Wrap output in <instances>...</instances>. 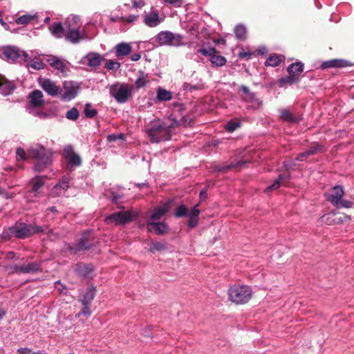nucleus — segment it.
Masks as SVG:
<instances>
[{"instance_id": "56", "label": "nucleus", "mask_w": 354, "mask_h": 354, "mask_svg": "<svg viewBox=\"0 0 354 354\" xmlns=\"http://www.w3.org/2000/svg\"><path fill=\"white\" fill-rule=\"evenodd\" d=\"M55 288L61 293H66L65 290H66V288L65 286L62 284L60 282H59V281L56 282Z\"/></svg>"}, {"instance_id": "37", "label": "nucleus", "mask_w": 354, "mask_h": 354, "mask_svg": "<svg viewBox=\"0 0 354 354\" xmlns=\"http://www.w3.org/2000/svg\"><path fill=\"white\" fill-rule=\"evenodd\" d=\"M245 164L243 161H238L236 163H230L224 167H216L215 170L217 171H226L230 169H236L237 168L241 167L243 165Z\"/></svg>"}, {"instance_id": "16", "label": "nucleus", "mask_w": 354, "mask_h": 354, "mask_svg": "<svg viewBox=\"0 0 354 354\" xmlns=\"http://www.w3.org/2000/svg\"><path fill=\"white\" fill-rule=\"evenodd\" d=\"M344 194V188L340 185H335L331 192L327 194V200L335 207H339L341 199Z\"/></svg>"}, {"instance_id": "31", "label": "nucleus", "mask_w": 354, "mask_h": 354, "mask_svg": "<svg viewBox=\"0 0 354 354\" xmlns=\"http://www.w3.org/2000/svg\"><path fill=\"white\" fill-rule=\"evenodd\" d=\"M36 53L33 51L31 52V54L29 55L31 59L27 62V63H30L28 65L36 70H39L44 68L45 66V64L41 60H35L36 58Z\"/></svg>"}, {"instance_id": "20", "label": "nucleus", "mask_w": 354, "mask_h": 354, "mask_svg": "<svg viewBox=\"0 0 354 354\" xmlns=\"http://www.w3.org/2000/svg\"><path fill=\"white\" fill-rule=\"evenodd\" d=\"M147 229L156 234H163L168 230V226L165 222H147Z\"/></svg>"}, {"instance_id": "2", "label": "nucleus", "mask_w": 354, "mask_h": 354, "mask_svg": "<svg viewBox=\"0 0 354 354\" xmlns=\"http://www.w3.org/2000/svg\"><path fill=\"white\" fill-rule=\"evenodd\" d=\"M30 155L36 160L35 170L42 171L52 163L53 153L51 150L45 149L40 145H36L30 147Z\"/></svg>"}, {"instance_id": "58", "label": "nucleus", "mask_w": 354, "mask_h": 354, "mask_svg": "<svg viewBox=\"0 0 354 354\" xmlns=\"http://www.w3.org/2000/svg\"><path fill=\"white\" fill-rule=\"evenodd\" d=\"M17 353L19 354H30L32 353V350L29 348H19L17 349Z\"/></svg>"}, {"instance_id": "1", "label": "nucleus", "mask_w": 354, "mask_h": 354, "mask_svg": "<svg viewBox=\"0 0 354 354\" xmlns=\"http://www.w3.org/2000/svg\"><path fill=\"white\" fill-rule=\"evenodd\" d=\"M178 126L176 120H172L170 124L160 120H153L147 133L152 142H160L169 140L171 138V129Z\"/></svg>"}, {"instance_id": "46", "label": "nucleus", "mask_w": 354, "mask_h": 354, "mask_svg": "<svg viewBox=\"0 0 354 354\" xmlns=\"http://www.w3.org/2000/svg\"><path fill=\"white\" fill-rule=\"evenodd\" d=\"M67 119L75 121L79 118V111L76 108H73L66 113Z\"/></svg>"}, {"instance_id": "5", "label": "nucleus", "mask_w": 354, "mask_h": 354, "mask_svg": "<svg viewBox=\"0 0 354 354\" xmlns=\"http://www.w3.org/2000/svg\"><path fill=\"white\" fill-rule=\"evenodd\" d=\"M44 103L42 92L39 90H35L29 94V104L27 105L26 109L32 115H38L41 118L45 117L46 113L35 110V109L42 106Z\"/></svg>"}, {"instance_id": "9", "label": "nucleus", "mask_w": 354, "mask_h": 354, "mask_svg": "<svg viewBox=\"0 0 354 354\" xmlns=\"http://www.w3.org/2000/svg\"><path fill=\"white\" fill-rule=\"evenodd\" d=\"M40 230V227L33 228L25 223L16 225L10 229V233L17 238L24 239Z\"/></svg>"}, {"instance_id": "26", "label": "nucleus", "mask_w": 354, "mask_h": 354, "mask_svg": "<svg viewBox=\"0 0 354 354\" xmlns=\"http://www.w3.org/2000/svg\"><path fill=\"white\" fill-rule=\"evenodd\" d=\"M47 62L55 69L62 73L65 72L66 64L63 60L59 59L57 57L51 56L47 59Z\"/></svg>"}, {"instance_id": "25", "label": "nucleus", "mask_w": 354, "mask_h": 354, "mask_svg": "<svg viewBox=\"0 0 354 354\" xmlns=\"http://www.w3.org/2000/svg\"><path fill=\"white\" fill-rule=\"evenodd\" d=\"M14 89V84L0 75V93L3 95H10Z\"/></svg>"}, {"instance_id": "44", "label": "nucleus", "mask_w": 354, "mask_h": 354, "mask_svg": "<svg viewBox=\"0 0 354 354\" xmlns=\"http://www.w3.org/2000/svg\"><path fill=\"white\" fill-rule=\"evenodd\" d=\"M95 296V290L93 288L88 289L82 300L83 304H88L89 302H91Z\"/></svg>"}, {"instance_id": "63", "label": "nucleus", "mask_w": 354, "mask_h": 354, "mask_svg": "<svg viewBox=\"0 0 354 354\" xmlns=\"http://www.w3.org/2000/svg\"><path fill=\"white\" fill-rule=\"evenodd\" d=\"M0 194L3 195L5 198H11L12 196L10 195L8 193L4 192L2 189L0 188Z\"/></svg>"}, {"instance_id": "42", "label": "nucleus", "mask_w": 354, "mask_h": 354, "mask_svg": "<svg viewBox=\"0 0 354 354\" xmlns=\"http://www.w3.org/2000/svg\"><path fill=\"white\" fill-rule=\"evenodd\" d=\"M299 78L297 75L289 74L288 77H283L280 80V84L283 86L286 84H292L293 83L297 82Z\"/></svg>"}, {"instance_id": "15", "label": "nucleus", "mask_w": 354, "mask_h": 354, "mask_svg": "<svg viewBox=\"0 0 354 354\" xmlns=\"http://www.w3.org/2000/svg\"><path fill=\"white\" fill-rule=\"evenodd\" d=\"M66 32L64 35L66 41L72 44H77L80 41L86 39L85 32L81 28L66 30Z\"/></svg>"}, {"instance_id": "18", "label": "nucleus", "mask_w": 354, "mask_h": 354, "mask_svg": "<svg viewBox=\"0 0 354 354\" xmlns=\"http://www.w3.org/2000/svg\"><path fill=\"white\" fill-rule=\"evenodd\" d=\"M169 203H165V204L162 205V206L155 208L154 210L150 214L147 222H160V220L169 211Z\"/></svg>"}, {"instance_id": "49", "label": "nucleus", "mask_w": 354, "mask_h": 354, "mask_svg": "<svg viewBox=\"0 0 354 354\" xmlns=\"http://www.w3.org/2000/svg\"><path fill=\"white\" fill-rule=\"evenodd\" d=\"M248 103H250V108L253 109H258L262 105V101L256 97V95L253 97L252 100H250Z\"/></svg>"}, {"instance_id": "40", "label": "nucleus", "mask_w": 354, "mask_h": 354, "mask_svg": "<svg viewBox=\"0 0 354 354\" xmlns=\"http://www.w3.org/2000/svg\"><path fill=\"white\" fill-rule=\"evenodd\" d=\"M44 179L43 177H37L32 180V187L31 189V193L37 195L39 189L44 185Z\"/></svg>"}, {"instance_id": "64", "label": "nucleus", "mask_w": 354, "mask_h": 354, "mask_svg": "<svg viewBox=\"0 0 354 354\" xmlns=\"http://www.w3.org/2000/svg\"><path fill=\"white\" fill-rule=\"evenodd\" d=\"M206 196H207V190L204 189L201 190L200 192V198L201 199H203Z\"/></svg>"}, {"instance_id": "51", "label": "nucleus", "mask_w": 354, "mask_h": 354, "mask_svg": "<svg viewBox=\"0 0 354 354\" xmlns=\"http://www.w3.org/2000/svg\"><path fill=\"white\" fill-rule=\"evenodd\" d=\"M84 113L86 116L93 118L96 115L97 111L95 109H92L89 104H86L84 109Z\"/></svg>"}, {"instance_id": "54", "label": "nucleus", "mask_w": 354, "mask_h": 354, "mask_svg": "<svg viewBox=\"0 0 354 354\" xmlns=\"http://www.w3.org/2000/svg\"><path fill=\"white\" fill-rule=\"evenodd\" d=\"M17 160L21 159L24 160L26 157V153L23 149L19 148L17 149Z\"/></svg>"}, {"instance_id": "24", "label": "nucleus", "mask_w": 354, "mask_h": 354, "mask_svg": "<svg viewBox=\"0 0 354 354\" xmlns=\"http://www.w3.org/2000/svg\"><path fill=\"white\" fill-rule=\"evenodd\" d=\"M348 66V62L344 59H334L326 61L321 65L322 69L329 68H342Z\"/></svg>"}, {"instance_id": "33", "label": "nucleus", "mask_w": 354, "mask_h": 354, "mask_svg": "<svg viewBox=\"0 0 354 354\" xmlns=\"http://www.w3.org/2000/svg\"><path fill=\"white\" fill-rule=\"evenodd\" d=\"M37 19V15H24L17 17L15 20L16 24L26 25Z\"/></svg>"}, {"instance_id": "12", "label": "nucleus", "mask_w": 354, "mask_h": 354, "mask_svg": "<svg viewBox=\"0 0 354 354\" xmlns=\"http://www.w3.org/2000/svg\"><path fill=\"white\" fill-rule=\"evenodd\" d=\"M63 156L66 160L67 164L71 167H79L82 164L80 156L76 153L72 146H66L64 149Z\"/></svg>"}, {"instance_id": "29", "label": "nucleus", "mask_w": 354, "mask_h": 354, "mask_svg": "<svg viewBox=\"0 0 354 354\" xmlns=\"http://www.w3.org/2000/svg\"><path fill=\"white\" fill-rule=\"evenodd\" d=\"M49 30L51 34L57 38H62L65 35L64 34V28L61 23L53 24L50 26Z\"/></svg>"}, {"instance_id": "35", "label": "nucleus", "mask_w": 354, "mask_h": 354, "mask_svg": "<svg viewBox=\"0 0 354 354\" xmlns=\"http://www.w3.org/2000/svg\"><path fill=\"white\" fill-rule=\"evenodd\" d=\"M320 149L319 146L315 145L311 147L309 149L306 150V151L301 153L299 154L297 157V160L299 161H303L308 156L315 154L317 151Z\"/></svg>"}, {"instance_id": "57", "label": "nucleus", "mask_w": 354, "mask_h": 354, "mask_svg": "<svg viewBox=\"0 0 354 354\" xmlns=\"http://www.w3.org/2000/svg\"><path fill=\"white\" fill-rule=\"evenodd\" d=\"M164 2L180 7L182 4V0H163Z\"/></svg>"}, {"instance_id": "17", "label": "nucleus", "mask_w": 354, "mask_h": 354, "mask_svg": "<svg viewBox=\"0 0 354 354\" xmlns=\"http://www.w3.org/2000/svg\"><path fill=\"white\" fill-rule=\"evenodd\" d=\"M163 18L160 17L158 12L156 11H151L145 13L144 15L145 24L151 28L156 27L163 21Z\"/></svg>"}, {"instance_id": "23", "label": "nucleus", "mask_w": 354, "mask_h": 354, "mask_svg": "<svg viewBox=\"0 0 354 354\" xmlns=\"http://www.w3.org/2000/svg\"><path fill=\"white\" fill-rule=\"evenodd\" d=\"M132 47L130 44L122 42L115 46V53L118 57H123L131 53Z\"/></svg>"}, {"instance_id": "34", "label": "nucleus", "mask_w": 354, "mask_h": 354, "mask_svg": "<svg viewBox=\"0 0 354 354\" xmlns=\"http://www.w3.org/2000/svg\"><path fill=\"white\" fill-rule=\"evenodd\" d=\"M280 118L283 121L289 122H296L297 120L292 115L288 109H281L279 110Z\"/></svg>"}, {"instance_id": "22", "label": "nucleus", "mask_w": 354, "mask_h": 354, "mask_svg": "<svg viewBox=\"0 0 354 354\" xmlns=\"http://www.w3.org/2000/svg\"><path fill=\"white\" fill-rule=\"evenodd\" d=\"M68 180L64 178L53 188L51 195L53 196H62L68 189Z\"/></svg>"}, {"instance_id": "30", "label": "nucleus", "mask_w": 354, "mask_h": 354, "mask_svg": "<svg viewBox=\"0 0 354 354\" xmlns=\"http://www.w3.org/2000/svg\"><path fill=\"white\" fill-rule=\"evenodd\" d=\"M39 265L36 263H31L27 266H21L17 268V270L22 273H33L39 270Z\"/></svg>"}, {"instance_id": "6", "label": "nucleus", "mask_w": 354, "mask_h": 354, "mask_svg": "<svg viewBox=\"0 0 354 354\" xmlns=\"http://www.w3.org/2000/svg\"><path fill=\"white\" fill-rule=\"evenodd\" d=\"M3 58L8 62H14L15 61L27 62L31 57L29 54L15 46L4 47L2 52Z\"/></svg>"}, {"instance_id": "28", "label": "nucleus", "mask_w": 354, "mask_h": 354, "mask_svg": "<svg viewBox=\"0 0 354 354\" xmlns=\"http://www.w3.org/2000/svg\"><path fill=\"white\" fill-rule=\"evenodd\" d=\"M198 207V205L193 207V208L189 213V220L188 222V225L191 228L195 227L198 225V215L200 214V210Z\"/></svg>"}, {"instance_id": "48", "label": "nucleus", "mask_w": 354, "mask_h": 354, "mask_svg": "<svg viewBox=\"0 0 354 354\" xmlns=\"http://www.w3.org/2000/svg\"><path fill=\"white\" fill-rule=\"evenodd\" d=\"M240 123L236 120H231L225 124V129L229 132H233L238 127H239Z\"/></svg>"}, {"instance_id": "3", "label": "nucleus", "mask_w": 354, "mask_h": 354, "mask_svg": "<svg viewBox=\"0 0 354 354\" xmlns=\"http://www.w3.org/2000/svg\"><path fill=\"white\" fill-rule=\"evenodd\" d=\"M229 299L236 304H243L250 301L252 291L250 286L246 285H234L228 289Z\"/></svg>"}, {"instance_id": "59", "label": "nucleus", "mask_w": 354, "mask_h": 354, "mask_svg": "<svg viewBox=\"0 0 354 354\" xmlns=\"http://www.w3.org/2000/svg\"><path fill=\"white\" fill-rule=\"evenodd\" d=\"M250 52L241 51L239 53V56L240 58L248 59L251 56Z\"/></svg>"}, {"instance_id": "13", "label": "nucleus", "mask_w": 354, "mask_h": 354, "mask_svg": "<svg viewBox=\"0 0 354 354\" xmlns=\"http://www.w3.org/2000/svg\"><path fill=\"white\" fill-rule=\"evenodd\" d=\"M136 216V212L133 211L122 209L112 213V222H115L117 224H124L132 221Z\"/></svg>"}, {"instance_id": "53", "label": "nucleus", "mask_w": 354, "mask_h": 354, "mask_svg": "<svg viewBox=\"0 0 354 354\" xmlns=\"http://www.w3.org/2000/svg\"><path fill=\"white\" fill-rule=\"evenodd\" d=\"M111 138L112 142H116L118 141L120 142H123L124 141V134H120L119 136L112 134Z\"/></svg>"}, {"instance_id": "11", "label": "nucleus", "mask_w": 354, "mask_h": 354, "mask_svg": "<svg viewBox=\"0 0 354 354\" xmlns=\"http://www.w3.org/2000/svg\"><path fill=\"white\" fill-rule=\"evenodd\" d=\"M351 220L350 216L333 212L321 217V222L328 225H338Z\"/></svg>"}, {"instance_id": "19", "label": "nucleus", "mask_w": 354, "mask_h": 354, "mask_svg": "<svg viewBox=\"0 0 354 354\" xmlns=\"http://www.w3.org/2000/svg\"><path fill=\"white\" fill-rule=\"evenodd\" d=\"M102 60L100 55L95 53H90L84 57L82 59V64H87L91 67L99 66Z\"/></svg>"}, {"instance_id": "32", "label": "nucleus", "mask_w": 354, "mask_h": 354, "mask_svg": "<svg viewBox=\"0 0 354 354\" xmlns=\"http://www.w3.org/2000/svg\"><path fill=\"white\" fill-rule=\"evenodd\" d=\"M304 70V64L301 62H296L291 64L288 68L289 74L297 75L299 77V73H301Z\"/></svg>"}, {"instance_id": "62", "label": "nucleus", "mask_w": 354, "mask_h": 354, "mask_svg": "<svg viewBox=\"0 0 354 354\" xmlns=\"http://www.w3.org/2000/svg\"><path fill=\"white\" fill-rule=\"evenodd\" d=\"M120 66V64L118 62L112 61V70H117Z\"/></svg>"}, {"instance_id": "7", "label": "nucleus", "mask_w": 354, "mask_h": 354, "mask_svg": "<svg viewBox=\"0 0 354 354\" xmlns=\"http://www.w3.org/2000/svg\"><path fill=\"white\" fill-rule=\"evenodd\" d=\"M198 53L204 56L209 57L211 63L216 66H223L226 64V58L222 55H217L216 49L214 47L205 48L202 47Z\"/></svg>"}, {"instance_id": "10", "label": "nucleus", "mask_w": 354, "mask_h": 354, "mask_svg": "<svg viewBox=\"0 0 354 354\" xmlns=\"http://www.w3.org/2000/svg\"><path fill=\"white\" fill-rule=\"evenodd\" d=\"M113 97L119 103H125L131 95L132 88L127 84L114 85L112 86Z\"/></svg>"}, {"instance_id": "41", "label": "nucleus", "mask_w": 354, "mask_h": 354, "mask_svg": "<svg viewBox=\"0 0 354 354\" xmlns=\"http://www.w3.org/2000/svg\"><path fill=\"white\" fill-rule=\"evenodd\" d=\"M246 28L242 24L237 25L234 28L236 37L240 39H245L246 37Z\"/></svg>"}, {"instance_id": "27", "label": "nucleus", "mask_w": 354, "mask_h": 354, "mask_svg": "<svg viewBox=\"0 0 354 354\" xmlns=\"http://www.w3.org/2000/svg\"><path fill=\"white\" fill-rule=\"evenodd\" d=\"M82 23L80 18L76 15H71L67 17L65 21L66 30L81 28Z\"/></svg>"}, {"instance_id": "8", "label": "nucleus", "mask_w": 354, "mask_h": 354, "mask_svg": "<svg viewBox=\"0 0 354 354\" xmlns=\"http://www.w3.org/2000/svg\"><path fill=\"white\" fill-rule=\"evenodd\" d=\"M79 90L78 84L73 82H64L63 87L60 88L61 99L64 101H70L77 96Z\"/></svg>"}, {"instance_id": "55", "label": "nucleus", "mask_w": 354, "mask_h": 354, "mask_svg": "<svg viewBox=\"0 0 354 354\" xmlns=\"http://www.w3.org/2000/svg\"><path fill=\"white\" fill-rule=\"evenodd\" d=\"M132 3L134 8H142L145 5L143 0H132Z\"/></svg>"}, {"instance_id": "4", "label": "nucleus", "mask_w": 354, "mask_h": 354, "mask_svg": "<svg viewBox=\"0 0 354 354\" xmlns=\"http://www.w3.org/2000/svg\"><path fill=\"white\" fill-rule=\"evenodd\" d=\"M155 39L160 46H179L183 44V37L180 34H175L170 31H161Z\"/></svg>"}, {"instance_id": "39", "label": "nucleus", "mask_w": 354, "mask_h": 354, "mask_svg": "<svg viewBox=\"0 0 354 354\" xmlns=\"http://www.w3.org/2000/svg\"><path fill=\"white\" fill-rule=\"evenodd\" d=\"M239 89L242 92L241 96L245 102H248L250 100H252L253 97L256 95L254 93L251 92L246 86L241 85Z\"/></svg>"}, {"instance_id": "45", "label": "nucleus", "mask_w": 354, "mask_h": 354, "mask_svg": "<svg viewBox=\"0 0 354 354\" xmlns=\"http://www.w3.org/2000/svg\"><path fill=\"white\" fill-rule=\"evenodd\" d=\"M87 234L86 236H84L82 237L79 243H77V246H76V250H84V249H86L89 247L90 244H89V241H88V239L87 237Z\"/></svg>"}, {"instance_id": "60", "label": "nucleus", "mask_w": 354, "mask_h": 354, "mask_svg": "<svg viewBox=\"0 0 354 354\" xmlns=\"http://www.w3.org/2000/svg\"><path fill=\"white\" fill-rule=\"evenodd\" d=\"M141 58V55L140 53H134L131 55V60L136 62L138 61Z\"/></svg>"}, {"instance_id": "21", "label": "nucleus", "mask_w": 354, "mask_h": 354, "mask_svg": "<svg viewBox=\"0 0 354 354\" xmlns=\"http://www.w3.org/2000/svg\"><path fill=\"white\" fill-rule=\"evenodd\" d=\"M172 93L161 86L156 88V97L153 100L155 103L167 102L172 99Z\"/></svg>"}, {"instance_id": "36", "label": "nucleus", "mask_w": 354, "mask_h": 354, "mask_svg": "<svg viewBox=\"0 0 354 354\" xmlns=\"http://www.w3.org/2000/svg\"><path fill=\"white\" fill-rule=\"evenodd\" d=\"M283 57L281 55H279L277 54L271 55L266 61V64L270 66H278L283 60Z\"/></svg>"}, {"instance_id": "52", "label": "nucleus", "mask_w": 354, "mask_h": 354, "mask_svg": "<svg viewBox=\"0 0 354 354\" xmlns=\"http://www.w3.org/2000/svg\"><path fill=\"white\" fill-rule=\"evenodd\" d=\"M353 205V203L348 201V200H342L341 199V202L339 203V207H345V208H351Z\"/></svg>"}, {"instance_id": "50", "label": "nucleus", "mask_w": 354, "mask_h": 354, "mask_svg": "<svg viewBox=\"0 0 354 354\" xmlns=\"http://www.w3.org/2000/svg\"><path fill=\"white\" fill-rule=\"evenodd\" d=\"M187 214V208L184 205H181L178 208H176L175 212V215L177 217H182Z\"/></svg>"}, {"instance_id": "47", "label": "nucleus", "mask_w": 354, "mask_h": 354, "mask_svg": "<svg viewBox=\"0 0 354 354\" xmlns=\"http://www.w3.org/2000/svg\"><path fill=\"white\" fill-rule=\"evenodd\" d=\"M165 249V245L164 243L160 242H154L150 244L149 250L151 252H155L156 251H161Z\"/></svg>"}, {"instance_id": "14", "label": "nucleus", "mask_w": 354, "mask_h": 354, "mask_svg": "<svg viewBox=\"0 0 354 354\" xmlns=\"http://www.w3.org/2000/svg\"><path fill=\"white\" fill-rule=\"evenodd\" d=\"M40 86L50 96L55 97L59 95L60 88L55 82L49 79H39Z\"/></svg>"}, {"instance_id": "43", "label": "nucleus", "mask_w": 354, "mask_h": 354, "mask_svg": "<svg viewBox=\"0 0 354 354\" xmlns=\"http://www.w3.org/2000/svg\"><path fill=\"white\" fill-rule=\"evenodd\" d=\"M149 82L147 75L141 73V75L138 77L135 82V85L138 88L144 87Z\"/></svg>"}, {"instance_id": "38", "label": "nucleus", "mask_w": 354, "mask_h": 354, "mask_svg": "<svg viewBox=\"0 0 354 354\" xmlns=\"http://www.w3.org/2000/svg\"><path fill=\"white\" fill-rule=\"evenodd\" d=\"M287 178L288 176L286 175H279V178L270 186L266 189V192L277 189L281 186V185L283 183V181Z\"/></svg>"}, {"instance_id": "61", "label": "nucleus", "mask_w": 354, "mask_h": 354, "mask_svg": "<svg viewBox=\"0 0 354 354\" xmlns=\"http://www.w3.org/2000/svg\"><path fill=\"white\" fill-rule=\"evenodd\" d=\"M84 308L82 310L81 313L83 314V315H89L90 314V310H89L88 307L87 306V304H84Z\"/></svg>"}]
</instances>
